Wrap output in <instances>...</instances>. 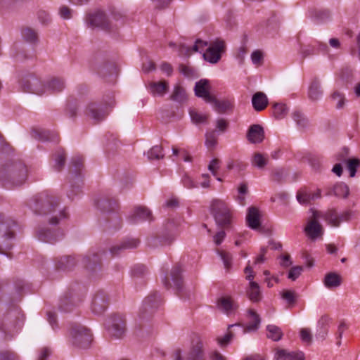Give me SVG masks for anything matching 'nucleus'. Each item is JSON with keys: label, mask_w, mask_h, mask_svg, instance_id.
I'll return each instance as SVG.
<instances>
[{"label": "nucleus", "mask_w": 360, "mask_h": 360, "mask_svg": "<svg viewBox=\"0 0 360 360\" xmlns=\"http://www.w3.org/2000/svg\"><path fill=\"white\" fill-rule=\"evenodd\" d=\"M217 225L221 228H229L231 223V212L229 205L222 200L214 199L210 207Z\"/></svg>", "instance_id": "423d86ee"}, {"label": "nucleus", "mask_w": 360, "mask_h": 360, "mask_svg": "<svg viewBox=\"0 0 360 360\" xmlns=\"http://www.w3.org/2000/svg\"><path fill=\"white\" fill-rule=\"evenodd\" d=\"M248 313L252 319L251 321L245 328V331L257 330L260 325L261 319L259 314L253 309H249Z\"/></svg>", "instance_id": "37998d69"}, {"label": "nucleus", "mask_w": 360, "mask_h": 360, "mask_svg": "<svg viewBox=\"0 0 360 360\" xmlns=\"http://www.w3.org/2000/svg\"><path fill=\"white\" fill-rule=\"evenodd\" d=\"M98 209L105 214L112 215L108 218L107 222L109 224L108 228L119 229L121 226V218L116 214L119 207L117 200L108 195H103L97 201Z\"/></svg>", "instance_id": "39448f33"}, {"label": "nucleus", "mask_w": 360, "mask_h": 360, "mask_svg": "<svg viewBox=\"0 0 360 360\" xmlns=\"http://www.w3.org/2000/svg\"><path fill=\"white\" fill-rule=\"evenodd\" d=\"M21 34L22 39L30 44H36L38 41L37 32L31 27L22 28Z\"/></svg>", "instance_id": "a18cd8bd"}, {"label": "nucleus", "mask_w": 360, "mask_h": 360, "mask_svg": "<svg viewBox=\"0 0 360 360\" xmlns=\"http://www.w3.org/2000/svg\"><path fill=\"white\" fill-rule=\"evenodd\" d=\"M320 197L321 193L319 190L317 191L316 193H311L305 189H301L297 193V200L300 204L302 205L309 204L311 201L319 198Z\"/></svg>", "instance_id": "c9c22d12"}, {"label": "nucleus", "mask_w": 360, "mask_h": 360, "mask_svg": "<svg viewBox=\"0 0 360 360\" xmlns=\"http://www.w3.org/2000/svg\"><path fill=\"white\" fill-rule=\"evenodd\" d=\"M313 216L314 219L309 221L304 229L306 233L309 237L314 240L323 235V231L321 224L316 220L319 214L317 212H314Z\"/></svg>", "instance_id": "b1692460"}, {"label": "nucleus", "mask_w": 360, "mask_h": 360, "mask_svg": "<svg viewBox=\"0 0 360 360\" xmlns=\"http://www.w3.org/2000/svg\"><path fill=\"white\" fill-rule=\"evenodd\" d=\"M189 114L192 122L195 124L204 123L208 117L207 115L201 114L195 109H191Z\"/></svg>", "instance_id": "13d9d810"}, {"label": "nucleus", "mask_w": 360, "mask_h": 360, "mask_svg": "<svg viewBox=\"0 0 360 360\" xmlns=\"http://www.w3.org/2000/svg\"><path fill=\"white\" fill-rule=\"evenodd\" d=\"M346 162L350 176L354 177L356 174L357 167L360 165V160L358 158L348 159Z\"/></svg>", "instance_id": "680f3d73"}, {"label": "nucleus", "mask_w": 360, "mask_h": 360, "mask_svg": "<svg viewBox=\"0 0 360 360\" xmlns=\"http://www.w3.org/2000/svg\"><path fill=\"white\" fill-rule=\"evenodd\" d=\"M72 344L79 348L86 349L90 347L92 341V334L86 327L73 323L70 328Z\"/></svg>", "instance_id": "6e6552de"}, {"label": "nucleus", "mask_w": 360, "mask_h": 360, "mask_svg": "<svg viewBox=\"0 0 360 360\" xmlns=\"http://www.w3.org/2000/svg\"><path fill=\"white\" fill-rule=\"evenodd\" d=\"M101 103L106 108H112L115 105L114 94L112 92H108L107 94H105Z\"/></svg>", "instance_id": "69168bd1"}, {"label": "nucleus", "mask_w": 360, "mask_h": 360, "mask_svg": "<svg viewBox=\"0 0 360 360\" xmlns=\"http://www.w3.org/2000/svg\"><path fill=\"white\" fill-rule=\"evenodd\" d=\"M20 313L17 310L9 311L3 321L1 326H0V330L3 333H6L8 330H9L11 328L15 327L18 326L21 320L17 316Z\"/></svg>", "instance_id": "393cba45"}, {"label": "nucleus", "mask_w": 360, "mask_h": 360, "mask_svg": "<svg viewBox=\"0 0 360 360\" xmlns=\"http://www.w3.org/2000/svg\"><path fill=\"white\" fill-rule=\"evenodd\" d=\"M148 273L147 267L142 264H135L131 269V276L134 278H143Z\"/></svg>", "instance_id": "603ef678"}, {"label": "nucleus", "mask_w": 360, "mask_h": 360, "mask_svg": "<svg viewBox=\"0 0 360 360\" xmlns=\"http://www.w3.org/2000/svg\"><path fill=\"white\" fill-rule=\"evenodd\" d=\"M290 352L285 349L276 348L274 356L275 360H289Z\"/></svg>", "instance_id": "774afa93"}, {"label": "nucleus", "mask_w": 360, "mask_h": 360, "mask_svg": "<svg viewBox=\"0 0 360 360\" xmlns=\"http://www.w3.org/2000/svg\"><path fill=\"white\" fill-rule=\"evenodd\" d=\"M29 286L24 280H17L15 282V292L12 297L13 302H18L28 290Z\"/></svg>", "instance_id": "4c0bfd02"}, {"label": "nucleus", "mask_w": 360, "mask_h": 360, "mask_svg": "<svg viewBox=\"0 0 360 360\" xmlns=\"http://www.w3.org/2000/svg\"><path fill=\"white\" fill-rule=\"evenodd\" d=\"M247 167V164L240 160H232L228 162V169H236L237 172L243 171Z\"/></svg>", "instance_id": "bf43d9fd"}, {"label": "nucleus", "mask_w": 360, "mask_h": 360, "mask_svg": "<svg viewBox=\"0 0 360 360\" xmlns=\"http://www.w3.org/2000/svg\"><path fill=\"white\" fill-rule=\"evenodd\" d=\"M331 98L333 101L336 102L335 107L337 109H341L344 107L345 103V97L344 94L338 91H335L331 95Z\"/></svg>", "instance_id": "e2e57ef3"}, {"label": "nucleus", "mask_w": 360, "mask_h": 360, "mask_svg": "<svg viewBox=\"0 0 360 360\" xmlns=\"http://www.w3.org/2000/svg\"><path fill=\"white\" fill-rule=\"evenodd\" d=\"M37 236L39 240L54 243L63 238L64 231L59 228L39 226L37 230Z\"/></svg>", "instance_id": "2eb2a0df"}, {"label": "nucleus", "mask_w": 360, "mask_h": 360, "mask_svg": "<svg viewBox=\"0 0 360 360\" xmlns=\"http://www.w3.org/2000/svg\"><path fill=\"white\" fill-rule=\"evenodd\" d=\"M86 21L90 26L98 27L108 32H115L117 29V24H113V21L101 11L89 14Z\"/></svg>", "instance_id": "f8f14e48"}, {"label": "nucleus", "mask_w": 360, "mask_h": 360, "mask_svg": "<svg viewBox=\"0 0 360 360\" xmlns=\"http://www.w3.org/2000/svg\"><path fill=\"white\" fill-rule=\"evenodd\" d=\"M268 162L267 156L257 152L254 153L252 158V165L259 169H263Z\"/></svg>", "instance_id": "864d4df0"}, {"label": "nucleus", "mask_w": 360, "mask_h": 360, "mask_svg": "<svg viewBox=\"0 0 360 360\" xmlns=\"http://www.w3.org/2000/svg\"><path fill=\"white\" fill-rule=\"evenodd\" d=\"M110 298L106 292L98 290L94 295L92 304V311L98 315L102 314L108 308Z\"/></svg>", "instance_id": "aec40b11"}, {"label": "nucleus", "mask_w": 360, "mask_h": 360, "mask_svg": "<svg viewBox=\"0 0 360 360\" xmlns=\"http://www.w3.org/2000/svg\"><path fill=\"white\" fill-rule=\"evenodd\" d=\"M20 86L23 91L38 95L42 94L46 90V85L32 74L23 77L20 81Z\"/></svg>", "instance_id": "4468645a"}, {"label": "nucleus", "mask_w": 360, "mask_h": 360, "mask_svg": "<svg viewBox=\"0 0 360 360\" xmlns=\"http://www.w3.org/2000/svg\"><path fill=\"white\" fill-rule=\"evenodd\" d=\"M53 159L54 161V164L53 165V168L57 171L60 172L63 169L65 164V150L62 148L58 149L53 155Z\"/></svg>", "instance_id": "ea45409f"}, {"label": "nucleus", "mask_w": 360, "mask_h": 360, "mask_svg": "<svg viewBox=\"0 0 360 360\" xmlns=\"http://www.w3.org/2000/svg\"><path fill=\"white\" fill-rule=\"evenodd\" d=\"M110 319L111 323L108 326L109 334L115 338H123L127 330L124 316L120 314H114Z\"/></svg>", "instance_id": "dca6fc26"}, {"label": "nucleus", "mask_w": 360, "mask_h": 360, "mask_svg": "<svg viewBox=\"0 0 360 360\" xmlns=\"http://www.w3.org/2000/svg\"><path fill=\"white\" fill-rule=\"evenodd\" d=\"M252 103L256 111H262L267 106L268 98L264 93L259 91L252 96Z\"/></svg>", "instance_id": "72a5a7b5"}, {"label": "nucleus", "mask_w": 360, "mask_h": 360, "mask_svg": "<svg viewBox=\"0 0 360 360\" xmlns=\"http://www.w3.org/2000/svg\"><path fill=\"white\" fill-rule=\"evenodd\" d=\"M323 90L321 89V83L317 77L312 79L308 89V97L312 101H316L321 98Z\"/></svg>", "instance_id": "c756f323"}, {"label": "nucleus", "mask_w": 360, "mask_h": 360, "mask_svg": "<svg viewBox=\"0 0 360 360\" xmlns=\"http://www.w3.org/2000/svg\"><path fill=\"white\" fill-rule=\"evenodd\" d=\"M140 244V240L137 238H127L120 243L117 244L110 249L112 257L119 256L127 250L136 248Z\"/></svg>", "instance_id": "4be33fe9"}, {"label": "nucleus", "mask_w": 360, "mask_h": 360, "mask_svg": "<svg viewBox=\"0 0 360 360\" xmlns=\"http://www.w3.org/2000/svg\"><path fill=\"white\" fill-rule=\"evenodd\" d=\"M170 98L178 103L184 102L186 98V94L184 89L179 84L175 85L174 91L170 96Z\"/></svg>", "instance_id": "8fccbe9b"}, {"label": "nucleus", "mask_w": 360, "mask_h": 360, "mask_svg": "<svg viewBox=\"0 0 360 360\" xmlns=\"http://www.w3.org/2000/svg\"><path fill=\"white\" fill-rule=\"evenodd\" d=\"M247 139L251 143H259L264 139V131L259 124L251 125L247 132Z\"/></svg>", "instance_id": "a878e982"}, {"label": "nucleus", "mask_w": 360, "mask_h": 360, "mask_svg": "<svg viewBox=\"0 0 360 360\" xmlns=\"http://www.w3.org/2000/svg\"><path fill=\"white\" fill-rule=\"evenodd\" d=\"M210 103H212L214 105V108L217 112L219 113H224L227 110H231L233 108V103L228 99L224 100H218L214 96L212 98V101H210Z\"/></svg>", "instance_id": "e433bc0d"}, {"label": "nucleus", "mask_w": 360, "mask_h": 360, "mask_svg": "<svg viewBox=\"0 0 360 360\" xmlns=\"http://www.w3.org/2000/svg\"><path fill=\"white\" fill-rule=\"evenodd\" d=\"M65 88L63 79L60 78H53L49 80L46 85V89L52 92H60Z\"/></svg>", "instance_id": "de8ad7c7"}, {"label": "nucleus", "mask_w": 360, "mask_h": 360, "mask_svg": "<svg viewBox=\"0 0 360 360\" xmlns=\"http://www.w3.org/2000/svg\"><path fill=\"white\" fill-rule=\"evenodd\" d=\"M312 15L318 22H323L329 18L330 13L326 10H315L313 11Z\"/></svg>", "instance_id": "338daca9"}, {"label": "nucleus", "mask_w": 360, "mask_h": 360, "mask_svg": "<svg viewBox=\"0 0 360 360\" xmlns=\"http://www.w3.org/2000/svg\"><path fill=\"white\" fill-rule=\"evenodd\" d=\"M68 217V213L66 212V209L64 208L62 210H60L58 213L56 215H53L49 219V224L56 226L60 223L63 219H67Z\"/></svg>", "instance_id": "052dcab7"}, {"label": "nucleus", "mask_w": 360, "mask_h": 360, "mask_svg": "<svg viewBox=\"0 0 360 360\" xmlns=\"http://www.w3.org/2000/svg\"><path fill=\"white\" fill-rule=\"evenodd\" d=\"M246 295L251 302H259L262 297L259 284L255 281L250 282L246 289Z\"/></svg>", "instance_id": "473e14b6"}, {"label": "nucleus", "mask_w": 360, "mask_h": 360, "mask_svg": "<svg viewBox=\"0 0 360 360\" xmlns=\"http://www.w3.org/2000/svg\"><path fill=\"white\" fill-rule=\"evenodd\" d=\"M58 205L57 198L52 195H41L34 198L31 207L36 214L42 215L54 213Z\"/></svg>", "instance_id": "9d476101"}, {"label": "nucleus", "mask_w": 360, "mask_h": 360, "mask_svg": "<svg viewBox=\"0 0 360 360\" xmlns=\"http://www.w3.org/2000/svg\"><path fill=\"white\" fill-rule=\"evenodd\" d=\"M217 254L221 257V260L223 261L224 267L226 270H229L232 266V255L230 252L222 250H217Z\"/></svg>", "instance_id": "4d7b16f0"}, {"label": "nucleus", "mask_w": 360, "mask_h": 360, "mask_svg": "<svg viewBox=\"0 0 360 360\" xmlns=\"http://www.w3.org/2000/svg\"><path fill=\"white\" fill-rule=\"evenodd\" d=\"M266 330L268 332L267 338L274 341L280 340L283 335L281 329L275 325H268L266 326Z\"/></svg>", "instance_id": "09e8293b"}, {"label": "nucleus", "mask_w": 360, "mask_h": 360, "mask_svg": "<svg viewBox=\"0 0 360 360\" xmlns=\"http://www.w3.org/2000/svg\"><path fill=\"white\" fill-rule=\"evenodd\" d=\"M27 176V167L20 160H9L0 169V181L6 188L22 185Z\"/></svg>", "instance_id": "f257e3e1"}, {"label": "nucleus", "mask_w": 360, "mask_h": 360, "mask_svg": "<svg viewBox=\"0 0 360 360\" xmlns=\"http://www.w3.org/2000/svg\"><path fill=\"white\" fill-rule=\"evenodd\" d=\"M174 360H205L204 343L200 338L193 340L188 351L182 358L180 349H176L173 354Z\"/></svg>", "instance_id": "9b49d317"}, {"label": "nucleus", "mask_w": 360, "mask_h": 360, "mask_svg": "<svg viewBox=\"0 0 360 360\" xmlns=\"http://www.w3.org/2000/svg\"><path fill=\"white\" fill-rule=\"evenodd\" d=\"M162 303V298L160 293L153 291L150 293L143 301L139 309V317L143 321L149 320L156 311Z\"/></svg>", "instance_id": "1a4fd4ad"}, {"label": "nucleus", "mask_w": 360, "mask_h": 360, "mask_svg": "<svg viewBox=\"0 0 360 360\" xmlns=\"http://www.w3.org/2000/svg\"><path fill=\"white\" fill-rule=\"evenodd\" d=\"M260 218L261 214L259 210L257 207L252 206L248 209L246 221L248 226L250 229L253 230H257L260 227Z\"/></svg>", "instance_id": "bb28decb"}, {"label": "nucleus", "mask_w": 360, "mask_h": 360, "mask_svg": "<svg viewBox=\"0 0 360 360\" xmlns=\"http://www.w3.org/2000/svg\"><path fill=\"white\" fill-rule=\"evenodd\" d=\"M86 294V288L79 283H73L68 291L61 297L58 304L60 310L64 312L71 311L79 302Z\"/></svg>", "instance_id": "7ed1b4c3"}, {"label": "nucleus", "mask_w": 360, "mask_h": 360, "mask_svg": "<svg viewBox=\"0 0 360 360\" xmlns=\"http://www.w3.org/2000/svg\"><path fill=\"white\" fill-rule=\"evenodd\" d=\"M352 216V212L346 210L339 214L335 210H328L324 219L328 224L334 227H339L342 221H349Z\"/></svg>", "instance_id": "412c9836"}, {"label": "nucleus", "mask_w": 360, "mask_h": 360, "mask_svg": "<svg viewBox=\"0 0 360 360\" xmlns=\"http://www.w3.org/2000/svg\"><path fill=\"white\" fill-rule=\"evenodd\" d=\"M218 307L226 314L235 310L238 305L230 297H222L218 300Z\"/></svg>", "instance_id": "a19ab883"}, {"label": "nucleus", "mask_w": 360, "mask_h": 360, "mask_svg": "<svg viewBox=\"0 0 360 360\" xmlns=\"http://www.w3.org/2000/svg\"><path fill=\"white\" fill-rule=\"evenodd\" d=\"M80 261L83 266L90 273H96L101 270L102 262L101 252H90L86 255L80 257Z\"/></svg>", "instance_id": "a211bd4d"}, {"label": "nucleus", "mask_w": 360, "mask_h": 360, "mask_svg": "<svg viewBox=\"0 0 360 360\" xmlns=\"http://www.w3.org/2000/svg\"><path fill=\"white\" fill-rule=\"evenodd\" d=\"M292 119L296 122L300 130H304L309 126V120L307 117L300 111H295L292 113Z\"/></svg>", "instance_id": "49530a36"}, {"label": "nucleus", "mask_w": 360, "mask_h": 360, "mask_svg": "<svg viewBox=\"0 0 360 360\" xmlns=\"http://www.w3.org/2000/svg\"><path fill=\"white\" fill-rule=\"evenodd\" d=\"M349 188L348 186L344 184V183H338L335 184L333 189L327 193V195H334L339 198H345L349 195Z\"/></svg>", "instance_id": "79ce46f5"}, {"label": "nucleus", "mask_w": 360, "mask_h": 360, "mask_svg": "<svg viewBox=\"0 0 360 360\" xmlns=\"http://www.w3.org/2000/svg\"><path fill=\"white\" fill-rule=\"evenodd\" d=\"M207 45V41L197 39L195 44L192 47L181 44L180 46V51L181 53H185L186 55H190L193 51H199L200 49H203Z\"/></svg>", "instance_id": "c03bdc74"}, {"label": "nucleus", "mask_w": 360, "mask_h": 360, "mask_svg": "<svg viewBox=\"0 0 360 360\" xmlns=\"http://www.w3.org/2000/svg\"><path fill=\"white\" fill-rule=\"evenodd\" d=\"M296 293L294 291L285 290L281 292V297L285 300L290 306H292L296 302Z\"/></svg>", "instance_id": "0e129e2a"}, {"label": "nucleus", "mask_w": 360, "mask_h": 360, "mask_svg": "<svg viewBox=\"0 0 360 360\" xmlns=\"http://www.w3.org/2000/svg\"><path fill=\"white\" fill-rule=\"evenodd\" d=\"M179 224V219H169L164 224L160 233L149 239L148 245L153 248L170 245L177 236V229Z\"/></svg>", "instance_id": "f03ea898"}, {"label": "nucleus", "mask_w": 360, "mask_h": 360, "mask_svg": "<svg viewBox=\"0 0 360 360\" xmlns=\"http://www.w3.org/2000/svg\"><path fill=\"white\" fill-rule=\"evenodd\" d=\"M84 168V159L79 155L75 156L72 158L70 167V179L71 181H75L71 183L70 189L67 191L68 198L73 200L75 197L79 196L82 193V182L81 172Z\"/></svg>", "instance_id": "20e7f679"}, {"label": "nucleus", "mask_w": 360, "mask_h": 360, "mask_svg": "<svg viewBox=\"0 0 360 360\" xmlns=\"http://www.w3.org/2000/svg\"><path fill=\"white\" fill-rule=\"evenodd\" d=\"M182 270L179 266H175L171 271V276L176 290V293L181 297V292L184 289V282L181 276Z\"/></svg>", "instance_id": "7c9ffc66"}, {"label": "nucleus", "mask_w": 360, "mask_h": 360, "mask_svg": "<svg viewBox=\"0 0 360 360\" xmlns=\"http://www.w3.org/2000/svg\"><path fill=\"white\" fill-rule=\"evenodd\" d=\"M128 221L131 224L139 222L154 220L151 211L145 206H138L134 208L133 212L127 217Z\"/></svg>", "instance_id": "6ab92c4d"}, {"label": "nucleus", "mask_w": 360, "mask_h": 360, "mask_svg": "<svg viewBox=\"0 0 360 360\" xmlns=\"http://www.w3.org/2000/svg\"><path fill=\"white\" fill-rule=\"evenodd\" d=\"M80 256L76 259L72 256H63L56 262V268L58 270L70 271L72 270L78 261L80 260Z\"/></svg>", "instance_id": "c85d7f7f"}, {"label": "nucleus", "mask_w": 360, "mask_h": 360, "mask_svg": "<svg viewBox=\"0 0 360 360\" xmlns=\"http://www.w3.org/2000/svg\"><path fill=\"white\" fill-rule=\"evenodd\" d=\"M32 136L42 141L59 142L58 134L47 129H34L32 130Z\"/></svg>", "instance_id": "cd10ccee"}, {"label": "nucleus", "mask_w": 360, "mask_h": 360, "mask_svg": "<svg viewBox=\"0 0 360 360\" xmlns=\"http://www.w3.org/2000/svg\"><path fill=\"white\" fill-rule=\"evenodd\" d=\"M342 282L341 276L335 272H329L326 274L323 283L328 289H333L339 287Z\"/></svg>", "instance_id": "f704fd0d"}, {"label": "nucleus", "mask_w": 360, "mask_h": 360, "mask_svg": "<svg viewBox=\"0 0 360 360\" xmlns=\"http://www.w3.org/2000/svg\"><path fill=\"white\" fill-rule=\"evenodd\" d=\"M16 223L11 219H4L0 214V253H4L13 246L15 237Z\"/></svg>", "instance_id": "0eeeda50"}, {"label": "nucleus", "mask_w": 360, "mask_h": 360, "mask_svg": "<svg viewBox=\"0 0 360 360\" xmlns=\"http://www.w3.org/2000/svg\"><path fill=\"white\" fill-rule=\"evenodd\" d=\"M97 72L99 75L105 77L107 75L116 73V66L115 63L110 61H105L103 64L98 65Z\"/></svg>", "instance_id": "58836bf2"}, {"label": "nucleus", "mask_w": 360, "mask_h": 360, "mask_svg": "<svg viewBox=\"0 0 360 360\" xmlns=\"http://www.w3.org/2000/svg\"><path fill=\"white\" fill-rule=\"evenodd\" d=\"M225 50L226 45L224 41L217 39L210 42L202 56L205 60L212 64H215L219 61Z\"/></svg>", "instance_id": "ddd939ff"}, {"label": "nucleus", "mask_w": 360, "mask_h": 360, "mask_svg": "<svg viewBox=\"0 0 360 360\" xmlns=\"http://www.w3.org/2000/svg\"><path fill=\"white\" fill-rule=\"evenodd\" d=\"M109 112L101 102H90L86 108L85 115L92 119L95 122L103 120Z\"/></svg>", "instance_id": "f3484780"}, {"label": "nucleus", "mask_w": 360, "mask_h": 360, "mask_svg": "<svg viewBox=\"0 0 360 360\" xmlns=\"http://www.w3.org/2000/svg\"><path fill=\"white\" fill-rule=\"evenodd\" d=\"M147 155L149 160H160L162 159L165 156L162 153V148L160 145L152 147L148 151Z\"/></svg>", "instance_id": "6e6d98bb"}, {"label": "nucleus", "mask_w": 360, "mask_h": 360, "mask_svg": "<svg viewBox=\"0 0 360 360\" xmlns=\"http://www.w3.org/2000/svg\"><path fill=\"white\" fill-rule=\"evenodd\" d=\"M150 92L154 96H163L168 92L169 86L167 81L151 82L148 84Z\"/></svg>", "instance_id": "2f4dec72"}, {"label": "nucleus", "mask_w": 360, "mask_h": 360, "mask_svg": "<svg viewBox=\"0 0 360 360\" xmlns=\"http://www.w3.org/2000/svg\"><path fill=\"white\" fill-rule=\"evenodd\" d=\"M217 143V136L215 130L207 131L205 134V146L209 150L214 148Z\"/></svg>", "instance_id": "5fc2aeb1"}, {"label": "nucleus", "mask_w": 360, "mask_h": 360, "mask_svg": "<svg viewBox=\"0 0 360 360\" xmlns=\"http://www.w3.org/2000/svg\"><path fill=\"white\" fill-rule=\"evenodd\" d=\"M210 81L206 79H202L195 84V94L199 98H202L205 102L210 103L214 97V96L210 94Z\"/></svg>", "instance_id": "5701e85b"}, {"label": "nucleus", "mask_w": 360, "mask_h": 360, "mask_svg": "<svg viewBox=\"0 0 360 360\" xmlns=\"http://www.w3.org/2000/svg\"><path fill=\"white\" fill-rule=\"evenodd\" d=\"M273 109L274 115L277 120L284 118L288 112V108L283 103H274L273 104Z\"/></svg>", "instance_id": "3c124183"}]
</instances>
